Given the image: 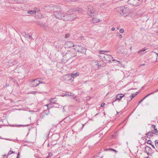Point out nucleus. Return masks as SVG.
<instances>
[{"instance_id": "obj_18", "label": "nucleus", "mask_w": 158, "mask_h": 158, "mask_svg": "<svg viewBox=\"0 0 158 158\" xmlns=\"http://www.w3.org/2000/svg\"><path fill=\"white\" fill-rule=\"evenodd\" d=\"M146 50V49L145 48H143L142 49H141V50H140V51H139L138 52V53L140 54V55L142 54L143 53V52H144Z\"/></svg>"}, {"instance_id": "obj_53", "label": "nucleus", "mask_w": 158, "mask_h": 158, "mask_svg": "<svg viewBox=\"0 0 158 158\" xmlns=\"http://www.w3.org/2000/svg\"><path fill=\"white\" fill-rule=\"evenodd\" d=\"M130 49L131 50H132V47H131L130 48Z\"/></svg>"}, {"instance_id": "obj_27", "label": "nucleus", "mask_w": 158, "mask_h": 158, "mask_svg": "<svg viewBox=\"0 0 158 158\" xmlns=\"http://www.w3.org/2000/svg\"><path fill=\"white\" fill-rule=\"evenodd\" d=\"M148 143L149 144L152 145V141L150 140H148V141L147 143Z\"/></svg>"}, {"instance_id": "obj_11", "label": "nucleus", "mask_w": 158, "mask_h": 158, "mask_svg": "<svg viewBox=\"0 0 158 158\" xmlns=\"http://www.w3.org/2000/svg\"><path fill=\"white\" fill-rule=\"evenodd\" d=\"M38 80L37 79H35L31 81V84L32 87H36L39 85Z\"/></svg>"}, {"instance_id": "obj_46", "label": "nucleus", "mask_w": 158, "mask_h": 158, "mask_svg": "<svg viewBox=\"0 0 158 158\" xmlns=\"http://www.w3.org/2000/svg\"><path fill=\"white\" fill-rule=\"evenodd\" d=\"M143 101V99H142V100H141L139 102V103H138V105L140 103H141V102H142Z\"/></svg>"}, {"instance_id": "obj_19", "label": "nucleus", "mask_w": 158, "mask_h": 158, "mask_svg": "<svg viewBox=\"0 0 158 158\" xmlns=\"http://www.w3.org/2000/svg\"><path fill=\"white\" fill-rule=\"evenodd\" d=\"M36 11L35 10H28L27 11V13L29 14H35V13Z\"/></svg>"}, {"instance_id": "obj_36", "label": "nucleus", "mask_w": 158, "mask_h": 158, "mask_svg": "<svg viewBox=\"0 0 158 158\" xmlns=\"http://www.w3.org/2000/svg\"><path fill=\"white\" fill-rule=\"evenodd\" d=\"M70 35L69 34H66V35H65V38H68L69 36Z\"/></svg>"}, {"instance_id": "obj_1", "label": "nucleus", "mask_w": 158, "mask_h": 158, "mask_svg": "<svg viewBox=\"0 0 158 158\" xmlns=\"http://www.w3.org/2000/svg\"><path fill=\"white\" fill-rule=\"evenodd\" d=\"M117 10L120 14L124 17L128 16L130 12L129 8L127 7H119L117 8Z\"/></svg>"}, {"instance_id": "obj_44", "label": "nucleus", "mask_w": 158, "mask_h": 158, "mask_svg": "<svg viewBox=\"0 0 158 158\" xmlns=\"http://www.w3.org/2000/svg\"><path fill=\"white\" fill-rule=\"evenodd\" d=\"M149 148H149L148 146H147L145 147L146 150L147 149H149Z\"/></svg>"}, {"instance_id": "obj_13", "label": "nucleus", "mask_w": 158, "mask_h": 158, "mask_svg": "<svg viewBox=\"0 0 158 158\" xmlns=\"http://www.w3.org/2000/svg\"><path fill=\"white\" fill-rule=\"evenodd\" d=\"M72 77H73V80H74V78L78 76L79 75V72H76L75 73H72L71 74Z\"/></svg>"}, {"instance_id": "obj_22", "label": "nucleus", "mask_w": 158, "mask_h": 158, "mask_svg": "<svg viewBox=\"0 0 158 158\" xmlns=\"http://www.w3.org/2000/svg\"><path fill=\"white\" fill-rule=\"evenodd\" d=\"M153 133L156 135L158 134V131H157V128L155 129L153 131Z\"/></svg>"}, {"instance_id": "obj_20", "label": "nucleus", "mask_w": 158, "mask_h": 158, "mask_svg": "<svg viewBox=\"0 0 158 158\" xmlns=\"http://www.w3.org/2000/svg\"><path fill=\"white\" fill-rule=\"evenodd\" d=\"M153 132L152 133L150 132H149L147 133L146 134V135H147V137L148 138H150V137H152L153 136Z\"/></svg>"}, {"instance_id": "obj_6", "label": "nucleus", "mask_w": 158, "mask_h": 158, "mask_svg": "<svg viewBox=\"0 0 158 158\" xmlns=\"http://www.w3.org/2000/svg\"><path fill=\"white\" fill-rule=\"evenodd\" d=\"M63 80L68 81L69 83H72L73 81V77L70 74L64 75L62 77Z\"/></svg>"}, {"instance_id": "obj_57", "label": "nucleus", "mask_w": 158, "mask_h": 158, "mask_svg": "<svg viewBox=\"0 0 158 158\" xmlns=\"http://www.w3.org/2000/svg\"><path fill=\"white\" fill-rule=\"evenodd\" d=\"M48 105H46V106H48Z\"/></svg>"}, {"instance_id": "obj_5", "label": "nucleus", "mask_w": 158, "mask_h": 158, "mask_svg": "<svg viewBox=\"0 0 158 158\" xmlns=\"http://www.w3.org/2000/svg\"><path fill=\"white\" fill-rule=\"evenodd\" d=\"M73 49L76 51L82 54L85 53L86 50L85 47L77 45H75Z\"/></svg>"}, {"instance_id": "obj_55", "label": "nucleus", "mask_w": 158, "mask_h": 158, "mask_svg": "<svg viewBox=\"0 0 158 158\" xmlns=\"http://www.w3.org/2000/svg\"><path fill=\"white\" fill-rule=\"evenodd\" d=\"M50 155V153H49L48 155Z\"/></svg>"}, {"instance_id": "obj_47", "label": "nucleus", "mask_w": 158, "mask_h": 158, "mask_svg": "<svg viewBox=\"0 0 158 158\" xmlns=\"http://www.w3.org/2000/svg\"><path fill=\"white\" fill-rule=\"evenodd\" d=\"M19 152L18 153V156H17V158H19Z\"/></svg>"}, {"instance_id": "obj_25", "label": "nucleus", "mask_w": 158, "mask_h": 158, "mask_svg": "<svg viewBox=\"0 0 158 158\" xmlns=\"http://www.w3.org/2000/svg\"><path fill=\"white\" fill-rule=\"evenodd\" d=\"M131 98V95L129 96V99H127V101H131L133 99V98Z\"/></svg>"}, {"instance_id": "obj_15", "label": "nucleus", "mask_w": 158, "mask_h": 158, "mask_svg": "<svg viewBox=\"0 0 158 158\" xmlns=\"http://www.w3.org/2000/svg\"><path fill=\"white\" fill-rule=\"evenodd\" d=\"M57 99L56 98H52L50 100L51 103L54 104L56 103V102H57Z\"/></svg>"}, {"instance_id": "obj_42", "label": "nucleus", "mask_w": 158, "mask_h": 158, "mask_svg": "<svg viewBox=\"0 0 158 158\" xmlns=\"http://www.w3.org/2000/svg\"><path fill=\"white\" fill-rule=\"evenodd\" d=\"M155 145L156 147L157 148H158V144H157V143H155Z\"/></svg>"}, {"instance_id": "obj_49", "label": "nucleus", "mask_w": 158, "mask_h": 158, "mask_svg": "<svg viewBox=\"0 0 158 158\" xmlns=\"http://www.w3.org/2000/svg\"><path fill=\"white\" fill-rule=\"evenodd\" d=\"M152 145V147L153 148H155L154 146V145H152H152Z\"/></svg>"}, {"instance_id": "obj_43", "label": "nucleus", "mask_w": 158, "mask_h": 158, "mask_svg": "<svg viewBox=\"0 0 158 158\" xmlns=\"http://www.w3.org/2000/svg\"><path fill=\"white\" fill-rule=\"evenodd\" d=\"M157 143V144H158V140H156L155 141V144Z\"/></svg>"}, {"instance_id": "obj_21", "label": "nucleus", "mask_w": 158, "mask_h": 158, "mask_svg": "<svg viewBox=\"0 0 158 158\" xmlns=\"http://www.w3.org/2000/svg\"><path fill=\"white\" fill-rule=\"evenodd\" d=\"M82 9L80 8H77L75 9V11H78L79 12H81L82 11Z\"/></svg>"}, {"instance_id": "obj_32", "label": "nucleus", "mask_w": 158, "mask_h": 158, "mask_svg": "<svg viewBox=\"0 0 158 158\" xmlns=\"http://www.w3.org/2000/svg\"><path fill=\"white\" fill-rule=\"evenodd\" d=\"M125 94L127 95H126L125 96H124V97L127 98V99H129V96H130V95H129V94Z\"/></svg>"}, {"instance_id": "obj_52", "label": "nucleus", "mask_w": 158, "mask_h": 158, "mask_svg": "<svg viewBox=\"0 0 158 158\" xmlns=\"http://www.w3.org/2000/svg\"><path fill=\"white\" fill-rule=\"evenodd\" d=\"M155 53H156V52H155ZM156 54L157 55V56L158 57V53H156Z\"/></svg>"}, {"instance_id": "obj_24", "label": "nucleus", "mask_w": 158, "mask_h": 158, "mask_svg": "<svg viewBox=\"0 0 158 158\" xmlns=\"http://www.w3.org/2000/svg\"><path fill=\"white\" fill-rule=\"evenodd\" d=\"M15 152H14L13 151H11V150H10L8 153V155H10V154H11L13 153H14Z\"/></svg>"}, {"instance_id": "obj_2", "label": "nucleus", "mask_w": 158, "mask_h": 158, "mask_svg": "<svg viewBox=\"0 0 158 158\" xmlns=\"http://www.w3.org/2000/svg\"><path fill=\"white\" fill-rule=\"evenodd\" d=\"M109 52V51L103 50H101L99 52V53L100 54H103L102 56L103 57V60L105 63H106L107 62H110L111 59L113 58V57L111 55L105 54V53Z\"/></svg>"}, {"instance_id": "obj_38", "label": "nucleus", "mask_w": 158, "mask_h": 158, "mask_svg": "<svg viewBox=\"0 0 158 158\" xmlns=\"http://www.w3.org/2000/svg\"><path fill=\"white\" fill-rule=\"evenodd\" d=\"M59 106V105L58 104H56V106H54V107H58Z\"/></svg>"}, {"instance_id": "obj_16", "label": "nucleus", "mask_w": 158, "mask_h": 158, "mask_svg": "<svg viewBox=\"0 0 158 158\" xmlns=\"http://www.w3.org/2000/svg\"><path fill=\"white\" fill-rule=\"evenodd\" d=\"M92 21L94 23H96L99 22L100 21V19L96 18H93Z\"/></svg>"}, {"instance_id": "obj_14", "label": "nucleus", "mask_w": 158, "mask_h": 158, "mask_svg": "<svg viewBox=\"0 0 158 158\" xmlns=\"http://www.w3.org/2000/svg\"><path fill=\"white\" fill-rule=\"evenodd\" d=\"M73 96V98H75L76 97V96L74 95V94L73 93H68L64 95V96Z\"/></svg>"}, {"instance_id": "obj_26", "label": "nucleus", "mask_w": 158, "mask_h": 158, "mask_svg": "<svg viewBox=\"0 0 158 158\" xmlns=\"http://www.w3.org/2000/svg\"><path fill=\"white\" fill-rule=\"evenodd\" d=\"M124 31V30L123 29H121L119 30V32L121 33H123Z\"/></svg>"}, {"instance_id": "obj_28", "label": "nucleus", "mask_w": 158, "mask_h": 158, "mask_svg": "<svg viewBox=\"0 0 158 158\" xmlns=\"http://www.w3.org/2000/svg\"><path fill=\"white\" fill-rule=\"evenodd\" d=\"M158 92V89H157L156 90L154 91V92L151 93V94H154L155 93H156V92Z\"/></svg>"}, {"instance_id": "obj_29", "label": "nucleus", "mask_w": 158, "mask_h": 158, "mask_svg": "<svg viewBox=\"0 0 158 158\" xmlns=\"http://www.w3.org/2000/svg\"><path fill=\"white\" fill-rule=\"evenodd\" d=\"M151 95V93L150 94H148L147 95H146L145 97H144L142 99H143V100L145 99L147 97H148V96H149V95Z\"/></svg>"}, {"instance_id": "obj_10", "label": "nucleus", "mask_w": 158, "mask_h": 158, "mask_svg": "<svg viewBox=\"0 0 158 158\" xmlns=\"http://www.w3.org/2000/svg\"><path fill=\"white\" fill-rule=\"evenodd\" d=\"M75 45L71 41L66 42L64 44L65 47L66 48H70L72 47L74 48Z\"/></svg>"}, {"instance_id": "obj_51", "label": "nucleus", "mask_w": 158, "mask_h": 158, "mask_svg": "<svg viewBox=\"0 0 158 158\" xmlns=\"http://www.w3.org/2000/svg\"><path fill=\"white\" fill-rule=\"evenodd\" d=\"M119 28H120V27H117V29H119Z\"/></svg>"}, {"instance_id": "obj_40", "label": "nucleus", "mask_w": 158, "mask_h": 158, "mask_svg": "<svg viewBox=\"0 0 158 158\" xmlns=\"http://www.w3.org/2000/svg\"><path fill=\"white\" fill-rule=\"evenodd\" d=\"M110 150H113L115 152H118L116 150H115V149H112V148L110 149Z\"/></svg>"}, {"instance_id": "obj_58", "label": "nucleus", "mask_w": 158, "mask_h": 158, "mask_svg": "<svg viewBox=\"0 0 158 158\" xmlns=\"http://www.w3.org/2000/svg\"><path fill=\"white\" fill-rule=\"evenodd\" d=\"M19 126H22V125H19Z\"/></svg>"}, {"instance_id": "obj_37", "label": "nucleus", "mask_w": 158, "mask_h": 158, "mask_svg": "<svg viewBox=\"0 0 158 158\" xmlns=\"http://www.w3.org/2000/svg\"><path fill=\"white\" fill-rule=\"evenodd\" d=\"M112 61H117V62H119L120 64H121V62H120L119 61H118V60H114V59H113V60H112Z\"/></svg>"}, {"instance_id": "obj_9", "label": "nucleus", "mask_w": 158, "mask_h": 158, "mask_svg": "<svg viewBox=\"0 0 158 158\" xmlns=\"http://www.w3.org/2000/svg\"><path fill=\"white\" fill-rule=\"evenodd\" d=\"M126 95V94H118L117 95L115 96V97H116V98L115 100L114 101H113V102H112V104H113V105H114L113 104V103L116 101L117 100H121L124 97V96H125L126 95Z\"/></svg>"}, {"instance_id": "obj_54", "label": "nucleus", "mask_w": 158, "mask_h": 158, "mask_svg": "<svg viewBox=\"0 0 158 158\" xmlns=\"http://www.w3.org/2000/svg\"><path fill=\"white\" fill-rule=\"evenodd\" d=\"M27 126V125H24V126Z\"/></svg>"}, {"instance_id": "obj_30", "label": "nucleus", "mask_w": 158, "mask_h": 158, "mask_svg": "<svg viewBox=\"0 0 158 158\" xmlns=\"http://www.w3.org/2000/svg\"><path fill=\"white\" fill-rule=\"evenodd\" d=\"M151 95V93L150 94H148L147 95H146L145 97H144L142 99H143V100L145 99L147 97H148V96H149V95Z\"/></svg>"}, {"instance_id": "obj_35", "label": "nucleus", "mask_w": 158, "mask_h": 158, "mask_svg": "<svg viewBox=\"0 0 158 158\" xmlns=\"http://www.w3.org/2000/svg\"><path fill=\"white\" fill-rule=\"evenodd\" d=\"M118 38L120 39H121L123 37V36L121 34H120L118 35Z\"/></svg>"}, {"instance_id": "obj_23", "label": "nucleus", "mask_w": 158, "mask_h": 158, "mask_svg": "<svg viewBox=\"0 0 158 158\" xmlns=\"http://www.w3.org/2000/svg\"><path fill=\"white\" fill-rule=\"evenodd\" d=\"M138 94V93L137 92L136 94H131V98H133L135 97Z\"/></svg>"}, {"instance_id": "obj_17", "label": "nucleus", "mask_w": 158, "mask_h": 158, "mask_svg": "<svg viewBox=\"0 0 158 158\" xmlns=\"http://www.w3.org/2000/svg\"><path fill=\"white\" fill-rule=\"evenodd\" d=\"M38 80V83H39V85L40 84H43V83H45V82H44L43 81L44 80V79L43 78H39L37 79Z\"/></svg>"}, {"instance_id": "obj_31", "label": "nucleus", "mask_w": 158, "mask_h": 158, "mask_svg": "<svg viewBox=\"0 0 158 158\" xmlns=\"http://www.w3.org/2000/svg\"><path fill=\"white\" fill-rule=\"evenodd\" d=\"M71 53V52L70 51H68L66 53L65 55L67 56L68 55H70Z\"/></svg>"}, {"instance_id": "obj_12", "label": "nucleus", "mask_w": 158, "mask_h": 158, "mask_svg": "<svg viewBox=\"0 0 158 158\" xmlns=\"http://www.w3.org/2000/svg\"><path fill=\"white\" fill-rule=\"evenodd\" d=\"M22 35L25 38H28L29 39H32V37L31 35H29L27 34H26L25 32H23L22 33Z\"/></svg>"}, {"instance_id": "obj_45", "label": "nucleus", "mask_w": 158, "mask_h": 158, "mask_svg": "<svg viewBox=\"0 0 158 158\" xmlns=\"http://www.w3.org/2000/svg\"><path fill=\"white\" fill-rule=\"evenodd\" d=\"M115 29V28L114 27H112L111 29V30L113 31H114Z\"/></svg>"}, {"instance_id": "obj_33", "label": "nucleus", "mask_w": 158, "mask_h": 158, "mask_svg": "<svg viewBox=\"0 0 158 158\" xmlns=\"http://www.w3.org/2000/svg\"><path fill=\"white\" fill-rule=\"evenodd\" d=\"M105 105V103L104 102H102V104L101 105V106L103 107Z\"/></svg>"}, {"instance_id": "obj_8", "label": "nucleus", "mask_w": 158, "mask_h": 158, "mask_svg": "<svg viewBox=\"0 0 158 158\" xmlns=\"http://www.w3.org/2000/svg\"><path fill=\"white\" fill-rule=\"evenodd\" d=\"M128 4L133 6H139L141 2L140 0H128Z\"/></svg>"}, {"instance_id": "obj_3", "label": "nucleus", "mask_w": 158, "mask_h": 158, "mask_svg": "<svg viewBox=\"0 0 158 158\" xmlns=\"http://www.w3.org/2000/svg\"><path fill=\"white\" fill-rule=\"evenodd\" d=\"M77 17V15L75 13L72 14H67L64 13V15L63 18V20L65 21H70L73 20Z\"/></svg>"}, {"instance_id": "obj_48", "label": "nucleus", "mask_w": 158, "mask_h": 158, "mask_svg": "<svg viewBox=\"0 0 158 158\" xmlns=\"http://www.w3.org/2000/svg\"><path fill=\"white\" fill-rule=\"evenodd\" d=\"M37 92L36 91L33 92L32 94H35Z\"/></svg>"}, {"instance_id": "obj_7", "label": "nucleus", "mask_w": 158, "mask_h": 158, "mask_svg": "<svg viewBox=\"0 0 158 158\" xmlns=\"http://www.w3.org/2000/svg\"><path fill=\"white\" fill-rule=\"evenodd\" d=\"M54 15L56 18L63 20L64 13L59 11H55L54 12Z\"/></svg>"}, {"instance_id": "obj_34", "label": "nucleus", "mask_w": 158, "mask_h": 158, "mask_svg": "<svg viewBox=\"0 0 158 158\" xmlns=\"http://www.w3.org/2000/svg\"><path fill=\"white\" fill-rule=\"evenodd\" d=\"M96 65H98V69L99 68H100L101 67V64H99V63H97L96 64Z\"/></svg>"}, {"instance_id": "obj_50", "label": "nucleus", "mask_w": 158, "mask_h": 158, "mask_svg": "<svg viewBox=\"0 0 158 158\" xmlns=\"http://www.w3.org/2000/svg\"><path fill=\"white\" fill-rule=\"evenodd\" d=\"M156 61H158V57H157Z\"/></svg>"}, {"instance_id": "obj_56", "label": "nucleus", "mask_w": 158, "mask_h": 158, "mask_svg": "<svg viewBox=\"0 0 158 158\" xmlns=\"http://www.w3.org/2000/svg\"><path fill=\"white\" fill-rule=\"evenodd\" d=\"M6 139V140H8V139Z\"/></svg>"}, {"instance_id": "obj_4", "label": "nucleus", "mask_w": 158, "mask_h": 158, "mask_svg": "<svg viewBox=\"0 0 158 158\" xmlns=\"http://www.w3.org/2000/svg\"><path fill=\"white\" fill-rule=\"evenodd\" d=\"M87 15L90 17L93 18L96 14L95 9L91 6H88L87 8Z\"/></svg>"}, {"instance_id": "obj_39", "label": "nucleus", "mask_w": 158, "mask_h": 158, "mask_svg": "<svg viewBox=\"0 0 158 158\" xmlns=\"http://www.w3.org/2000/svg\"><path fill=\"white\" fill-rule=\"evenodd\" d=\"M152 127L153 128H154V129H156V126L154 125H152Z\"/></svg>"}, {"instance_id": "obj_41", "label": "nucleus", "mask_w": 158, "mask_h": 158, "mask_svg": "<svg viewBox=\"0 0 158 158\" xmlns=\"http://www.w3.org/2000/svg\"><path fill=\"white\" fill-rule=\"evenodd\" d=\"M145 65V64H142L140 65H139V67H141L142 66H144Z\"/></svg>"}]
</instances>
